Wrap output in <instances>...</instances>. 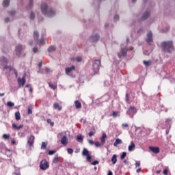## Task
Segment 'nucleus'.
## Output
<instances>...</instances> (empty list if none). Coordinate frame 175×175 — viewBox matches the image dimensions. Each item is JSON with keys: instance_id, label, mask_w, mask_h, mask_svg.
I'll use <instances>...</instances> for the list:
<instances>
[{"instance_id": "21", "label": "nucleus", "mask_w": 175, "mask_h": 175, "mask_svg": "<svg viewBox=\"0 0 175 175\" xmlns=\"http://www.w3.org/2000/svg\"><path fill=\"white\" fill-rule=\"evenodd\" d=\"M15 120L16 121H20V120H21V116L20 115V112L17 111L15 113Z\"/></svg>"}, {"instance_id": "52", "label": "nucleus", "mask_w": 175, "mask_h": 175, "mask_svg": "<svg viewBox=\"0 0 175 175\" xmlns=\"http://www.w3.org/2000/svg\"><path fill=\"white\" fill-rule=\"evenodd\" d=\"M99 164V161H94L92 163V165H98Z\"/></svg>"}, {"instance_id": "9", "label": "nucleus", "mask_w": 175, "mask_h": 175, "mask_svg": "<svg viewBox=\"0 0 175 175\" xmlns=\"http://www.w3.org/2000/svg\"><path fill=\"white\" fill-rule=\"evenodd\" d=\"M100 39V37L98 34H94L90 38V42L92 43H96Z\"/></svg>"}, {"instance_id": "12", "label": "nucleus", "mask_w": 175, "mask_h": 175, "mask_svg": "<svg viewBox=\"0 0 175 175\" xmlns=\"http://www.w3.org/2000/svg\"><path fill=\"white\" fill-rule=\"evenodd\" d=\"M33 39L36 44H39V31H33Z\"/></svg>"}, {"instance_id": "2", "label": "nucleus", "mask_w": 175, "mask_h": 175, "mask_svg": "<svg viewBox=\"0 0 175 175\" xmlns=\"http://www.w3.org/2000/svg\"><path fill=\"white\" fill-rule=\"evenodd\" d=\"M41 12L42 14L47 16V17H54L55 16V10L51 8H49V5L46 3L42 4Z\"/></svg>"}, {"instance_id": "31", "label": "nucleus", "mask_w": 175, "mask_h": 175, "mask_svg": "<svg viewBox=\"0 0 175 175\" xmlns=\"http://www.w3.org/2000/svg\"><path fill=\"white\" fill-rule=\"evenodd\" d=\"M33 109V107L32 105H29L28 107L27 113L28 114H32V110Z\"/></svg>"}, {"instance_id": "48", "label": "nucleus", "mask_w": 175, "mask_h": 175, "mask_svg": "<svg viewBox=\"0 0 175 175\" xmlns=\"http://www.w3.org/2000/svg\"><path fill=\"white\" fill-rule=\"evenodd\" d=\"M10 14V16H12V17H13V16H14L16 14V11H14V10L11 11Z\"/></svg>"}, {"instance_id": "8", "label": "nucleus", "mask_w": 175, "mask_h": 175, "mask_svg": "<svg viewBox=\"0 0 175 175\" xmlns=\"http://www.w3.org/2000/svg\"><path fill=\"white\" fill-rule=\"evenodd\" d=\"M35 142V136L31 135L27 139V144H29V147H33V143Z\"/></svg>"}, {"instance_id": "63", "label": "nucleus", "mask_w": 175, "mask_h": 175, "mask_svg": "<svg viewBox=\"0 0 175 175\" xmlns=\"http://www.w3.org/2000/svg\"><path fill=\"white\" fill-rule=\"evenodd\" d=\"M139 172H142V168H138L137 170V173H139Z\"/></svg>"}, {"instance_id": "61", "label": "nucleus", "mask_w": 175, "mask_h": 175, "mask_svg": "<svg viewBox=\"0 0 175 175\" xmlns=\"http://www.w3.org/2000/svg\"><path fill=\"white\" fill-rule=\"evenodd\" d=\"M12 144H13L14 146V144H16V140L12 139Z\"/></svg>"}, {"instance_id": "10", "label": "nucleus", "mask_w": 175, "mask_h": 175, "mask_svg": "<svg viewBox=\"0 0 175 175\" xmlns=\"http://www.w3.org/2000/svg\"><path fill=\"white\" fill-rule=\"evenodd\" d=\"M137 111L136 108L131 107L127 111V114H129L130 117H133V115L136 114Z\"/></svg>"}, {"instance_id": "5", "label": "nucleus", "mask_w": 175, "mask_h": 175, "mask_svg": "<svg viewBox=\"0 0 175 175\" xmlns=\"http://www.w3.org/2000/svg\"><path fill=\"white\" fill-rule=\"evenodd\" d=\"M126 53H128V48L124 47L121 49L120 53H118V57L121 58V57H126Z\"/></svg>"}, {"instance_id": "4", "label": "nucleus", "mask_w": 175, "mask_h": 175, "mask_svg": "<svg viewBox=\"0 0 175 175\" xmlns=\"http://www.w3.org/2000/svg\"><path fill=\"white\" fill-rule=\"evenodd\" d=\"M49 161H46V159L40 161V169H41V170H46V169H49Z\"/></svg>"}, {"instance_id": "30", "label": "nucleus", "mask_w": 175, "mask_h": 175, "mask_svg": "<svg viewBox=\"0 0 175 175\" xmlns=\"http://www.w3.org/2000/svg\"><path fill=\"white\" fill-rule=\"evenodd\" d=\"M49 84L50 88H51L52 90H57V84H53L51 83H49Z\"/></svg>"}, {"instance_id": "29", "label": "nucleus", "mask_w": 175, "mask_h": 175, "mask_svg": "<svg viewBox=\"0 0 175 175\" xmlns=\"http://www.w3.org/2000/svg\"><path fill=\"white\" fill-rule=\"evenodd\" d=\"M77 142H79V143H81V142H83V135H78V136L77 137Z\"/></svg>"}, {"instance_id": "50", "label": "nucleus", "mask_w": 175, "mask_h": 175, "mask_svg": "<svg viewBox=\"0 0 175 175\" xmlns=\"http://www.w3.org/2000/svg\"><path fill=\"white\" fill-rule=\"evenodd\" d=\"M4 69H9L10 70H12V67H10V66H4Z\"/></svg>"}, {"instance_id": "22", "label": "nucleus", "mask_w": 175, "mask_h": 175, "mask_svg": "<svg viewBox=\"0 0 175 175\" xmlns=\"http://www.w3.org/2000/svg\"><path fill=\"white\" fill-rule=\"evenodd\" d=\"M111 162L113 165H116L117 163V154H113L111 158Z\"/></svg>"}, {"instance_id": "16", "label": "nucleus", "mask_w": 175, "mask_h": 175, "mask_svg": "<svg viewBox=\"0 0 175 175\" xmlns=\"http://www.w3.org/2000/svg\"><path fill=\"white\" fill-rule=\"evenodd\" d=\"M12 128H14V129H16V131H20V129H21V128H24V125L20 124L19 126H17V125H16V124L13 123Z\"/></svg>"}, {"instance_id": "57", "label": "nucleus", "mask_w": 175, "mask_h": 175, "mask_svg": "<svg viewBox=\"0 0 175 175\" xmlns=\"http://www.w3.org/2000/svg\"><path fill=\"white\" fill-rule=\"evenodd\" d=\"M45 71L46 72V73H50L51 70L49 68H46Z\"/></svg>"}, {"instance_id": "56", "label": "nucleus", "mask_w": 175, "mask_h": 175, "mask_svg": "<svg viewBox=\"0 0 175 175\" xmlns=\"http://www.w3.org/2000/svg\"><path fill=\"white\" fill-rule=\"evenodd\" d=\"M33 52L37 53L38 52V47L33 48Z\"/></svg>"}, {"instance_id": "20", "label": "nucleus", "mask_w": 175, "mask_h": 175, "mask_svg": "<svg viewBox=\"0 0 175 175\" xmlns=\"http://www.w3.org/2000/svg\"><path fill=\"white\" fill-rule=\"evenodd\" d=\"M150 17V12H145L142 17V20H146V18H148Z\"/></svg>"}, {"instance_id": "26", "label": "nucleus", "mask_w": 175, "mask_h": 175, "mask_svg": "<svg viewBox=\"0 0 175 175\" xmlns=\"http://www.w3.org/2000/svg\"><path fill=\"white\" fill-rule=\"evenodd\" d=\"M75 107H76V109H81V103L76 100L75 101Z\"/></svg>"}, {"instance_id": "18", "label": "nucleus", "mask_w": 175, "mask_h": 175, "mask_svg": "<svg viewBox=\"0 0 175 175\" xmlns=\"http://www.w3.org/2000/svg\"><path fill=\"white\" fill-rule=\"evenodd\" d=\"M118 144H122V140L120 139L119 138H117L115 142L113 143V146L114 147H117Z\"/></svg>"}, {"instance_id": "28", "label": "nucleus", "mask_w": 175, "mask_h": 175, "mask_svg": "<svg viewBox=\"0 0 175 175\" xmlns=\"http://www.w3.org/2000/svg\"><path fill=\"white\" fill-rule=\"evenodd\" d=\"M49 53H53V51H55V47L54 46H51L48 49Z\"/></svg>"}, {"instance_id": "53", "label": "nucleus", "mask_w": 175, "mask_h": 175, "mask_svg": "<svg viewBox=\"0 0 175 175\" xmlns=\"http://www.w3.org/2000/svg\"><path fill=\"white\" fill-rule=\"evenodd\" d=\"M94 135H95V132H94V131H92V132L89 133L90 137H91L92 136H94Z\"/></svg>"}, {"instance_id": "43", "label": "nucleus", "mask_w": 175, "mask_h": 175, "mask_svg": "<svg viewBox=\"0 0 175 175\" xmlns=\"http://www.w3.org/2000/svg\"><path fill=\"white\" fill-rule=\"evenodd\" d=\"M55 152H56L55 150H49V155H54V154H55Z\"/></svg>"}, {"instance_id": "47", "label": "nucleus", "mask_w": 175, "mask_h": 175, "mask_svg": "<svg viewBox=\"0 0 175 175\" xmlns=\"http://www.w3.org/2000/svg\"><path fill=\"white\" fill-rule=\"evenodd\" d=\"M94 146H96V147H100V143H99V142H96Z\"/></svg>"}, {"instance_id": "58", "label": "nucleus", "mask_w": 175, "mask_h": 175, "mask_svg": "<svg viewBox=\"0 0 175 175\" xmlns=\"http://www.w3.org/2000/svg\"><path fill=\"white\" fill-rule=\"evenodd\" d=\"M10 21V18H9L8 17L5 18V23H9Z\"/></svg>"}, {"instance_id": "11", "label": "nucleus", "mask_w": 175, "mask_h": 175, "mask_svg": "<svg viewBox=\"0 0 175 175\" xmlns=\"http://www.w3.org/2000/svg\"><path fill=\"white\" fill-rule=\"evenodd\" d=\"M25 76H27V74H24L22 79L18 78V85H22V87H24V85H25Z\"/></svg>"}, {"instance_id": "45", "label": "nucleus", "mask_w": 175, "mask_h": 175, "mask_svg": "<svg viewBox=\"0 0 175 175\" xmlns=\"http://www.w3.org/2000/svg\"><path fill=\"white\" fill-rule=\"evenodd\" d=\"M113 117H114V118L118 117V112H117V111H113Z\"/></svg>"}, {"instance_id": "40", "label": "nucleus", "mask_w": 175, "mask_h": 175, "mask_svg": "<svg viewBox=\"0 0 175 175\" xmlns=\"http://www.w3.org/2000/svg\"><path fill=\"white\" fill-rule=\"evenodd\" d=\"M128 126H129V124H128L127 123H123L122 124V127L123 128V129H125V128H128Z\"/></svg>"}, {"instance_id": "55", "label": "nucleus", "mask_w": 175, "mask_h": 175, "mask_svg": "<svg viewBox=\"0 0 175 175\" xmlns=\"http://www.w3.org/2000/svg\"><path fill=\"white\" fill-rule=\"evenodd\" d=\"M86 157H87L88 161H91V159H92V157L90 154L86 156Z\"/></svg>"}, {"instance_id": "39", "label": "nucleus", "mask_w": 175, "mask_h": 175, "mask_svg": "<svg viewBox=\"0 0 175 175\" xmlns=\"http://www.w3.org/2000/svg\"><path fill=\"white\" fill-rule=\"evenodd\" d=\"M113 20L114 21H118V20H120V16H118V14H116L113 17Z\"/></svg>"}, {"instance_id": "19", "label": "nucleus", "mask_w": 175, "mask_h": 175, "mask_svg": "<svg viewBox=\"0 0 175 175\" xmlns=\"http://www.w3.org/2000/svg\"><path fill=\"white\" fill-rule=\"evenodd\" d=\"M53 108L54 109H57V110L59 111H61V110H62V107H61V106H59V104H58V103H55L54 104H53Z\"/></svg>"}, {"instance_id": "41", "label": "nucleus", "mask_w": 175, "mask_h": 175, "mask_svg": "<svg viewBox=\"0 0 175 175\" xmlns=\"http://www.w3.org/2000/svg\"><path fill=\"white\" fill-rule=\"evenodd\" d=\"M143 32H144V29H143V27H140L139 29H138L137 33H142Z\"/></svg>"}, {"instance_id": "38", "label": "nucleus", "mask_w": 175, "mask_h": 175, "mask_svg": "<svg viewBox=\"0 0 175 175\" xmlns=\"http://www.w3.org/2000/svg\"><path fill=\"white\" fill-rule=\"evenodd\" d=\"M125 157H126V152H122V155L120 156L121 159H125Z\"/></svg>"}, {"instance_id": "36", "label": "nucleus", "mask_w": 175, "mask_h": 175, "mask_svg": "<svg viewBox=\"0 0 175 175\" xmlns=\"http://www.w3.org/2000/svg\"><path fill=\"white\" fill-rule=\"evenodd\" d=\"M9 137H10V135H9V134H3V138L5 140H8L9 139Z\"/></svg>"}, {"instance_id": "7", "label": "nucleus", "mask_w": 175, "mask_h": 175, "mask_svg": "<svg viewBox=\"0 0 175 175\" xmlns=\"http://www.w3.org/2000/svg\"><path fill=\"white\" fill-rule=\"evenodd\" d=\"M15 51H16V55L18 57H20L21 55V51H23V45H21V44L16 45Z\"/></svg>"}, {"instance_id": "14", "label": "nucleus", "mask_w": 175, "mask_h": 175, "mask_svg": "<svg viewBox=\"0 0 175 175\" xmlns=\"http://www.w3.org/2000/svg\"><path fill=\"white\" fill-rule=\"evenodd\" d=\"M61 143L64 146H66V144H68V137H66V135L63 136V137L61 139Z\"/></svg>"}, {"instance_id": "24", "label": "nucleus", "mask_w": 175, "mask_h": 175, "mask_svg": "<svg viewBox=\"0 0 175 175\" xmlns=\"http://www.w3.org/2000/svg\"><path fill=\"white\" fill-rule=\"evenodd\" d=\"M82 155H83V157H87L88 155H90V151H88V150L84 148L82 152Z\"/></svg>"}, {"instance_id": "1", "label": "nucleus", "mask_w": 175, "mask_h": 175, "mask_svg": "<svg viewBox=\"0 0 175 175\" xmlns=\"http://www.w3.org/2000/svg\"><path fill=\"white\" fill-rule=\"evenodd\" d=\"M161 47L163 49V51L165 53H169V54H172L174 51V45L173 44V41H163L161 42Z\"/></svg>"}, {"instance_id": "46", "label": "nucleus", "mask_w": 175, "mask_h": 175, "mask_svg": "<svg viewBox=\"0 0 175 175\" xmlns=\"http://www.w3.org/2000/svg\"><path fill=\"white\" fill-rule=\"evenodd\" d=\"M126 102L127 103H129V94H126Z\"/></svg>"}, {"instance_id": "60", "label": "nucleus", "mask_w": 175, "mask_h": 175, "mask_svg": "<svg viewBox=\"0 0 175 175\" xmlns=\"http://www.w3.org/2000/svg\"><path fill=\"white\" fill-rule=\"evenodd\" d=\"M163 174H167V170H163Z\"/></svg>"}, {"instance_id": "64", "label": "nucleus", "mask_w": 175, "mask_h": 175, "mask_svg": "<svg viewBox=\"0 0 175 175\" xmlns=\"http://www.w3.org/2000/svg\"><path fill=\"white\" fill-rule=\"evenodd\" d=\"M107 175H113V172L111 171H109Z\"/></svg>"}, {"instance_id": "34", "label": "nucleus", "mask_w": 175, "mask_h": 175, "mask_svg": "<svg viewBox=\"0 0 175 175\" xmlns=\"http://www.w3.org/2000/svg\"><path fill=\"white\" fill-rule=\"evenodd\" d=\"M144 64L146 66H151V61H144Z\"/></svg>"}, {"instance_id": "59", "label": "nucleus", "mask_w": 175, "mask_h": 175, "mask_svg": "<svg viewBox=\"0 0 175 175\" xmlns=\"http://www.w3.org/2000/svg\"><path fill=\"white\" fill-rule=\"evenodd\" d=\"M89 143H90V144H91L92 146L94 145V141H92V140H91V139L89 140Z\"/></svg>"}, {"instance_id": "23", "label": "nucleus", "mask_w": 175, "mask_h": 175, "mask_svg": "<svg viewBox=\"0 0 175 175\" xmlns=\"http://www.w3.org/2000/svg\"><path fill=\"white\" fill-rule=\"evenodd\" d=\"M106 137H107V135H106V133H103L101 137V143H103V144H105V143H106Z\"/></svg>"}, {"instance_id": "51", "label": "nucleus", "mask_w": 175, "mask_h": 175, "mask_svg": "<svg viewBox=\"0 0 175 175\" xmlns=\"http://www.w3.org/2000/svg\"><path fill=\"white\" fill-rule=\"evenodd\" d=\"M76 61H77V62H81V57H76Z\"/></svg>"}, {"instance_id": "13", "label": "nucleus", "mask_w": 175, "mask_h": 175, "mask_svg": "<svg viewBox=\"0 0 175 175\" xmlns=\"http://www.w3.org/2000/svg\"><path fill=\"white\" fill-rule=\"evenodd\" d=\"M149 150H150L152 152H154V154H159V148L158 147L150 146L149 147Z\"/></svg>"}, {"instance_id": "3", "label": "nucleus", "mask_w": 175, "mask_h": 175, "mask_svg": "<svg viewBox=\"0 0 175 175\" xmlns=\"http://www.w3.org/2000/svg\"><path fill=\"white\" fill-rule=\"evenodd\" d=\"M100 68V60L93 61V70L94 73H98L99 72V68Z\"/></svg>"}, {"instance_id": "17", "label": "nucleus", "mask_w": 175, "mask_h": 175, "mask_svg": "<svg viewBox=\"0 0 175 175\" xmlns=\"http://www.w3.org/2000/svg\"><path fill=\"white\" fill-rule=\"evenodd\" d=\"M135 147H136V145H135V143L131 142V145L129 146V151L130 152L133 151V150H135Z\"/></svg>"}, {"instance_id": "35", "label": "nucleus", "mask_w": 175, "mask_h": 175, "mask_svg": "<svg viewBox=\"0 0 175 175\" xmlns=\"http://www.w3.org/2000/svg\"><path fill=\"white\" fill-rule=\"evenodd\" d=\"M7 106H8V107H13V106H14V103L13 102L8 101L7 103Z\"/></svg>"}, {"instance_id": "15", "label": "nucleus", "mask_w": 175, "mask_h": 175, "mask_svg": "<svg viewBox=\"0 0 175 175\" xmlns=\"http://www.w3.org/2000/svg\"><path fill=\"white\" fill-rule=\"evenodd\" d=\"M75 69H76V67H75V66H72L71 67H67L66 68V75H69V73H70L72 70H75Z\"/></svg>"}, {"instance_id": "49", "label": "nucleus", "mask_w": 175, "mask_h": 175, "mask_svg": "<svg viewBox=\"0 0 175 175\" xmlns=\"http://www.w3.org/2000/svg\"><path fill=\"white\" fill-rule=\"evenodd\" d=\"M68 154H73V149H72V148H68Z\"/></svg>"}, {"instance_id": "42", "label": "nucleus", "mask_w": 175, "mask_h": 175, "mask_svg": "<svg viewBox=\"0 0 175 175\" xmlns=\"http://www.w3.org/2000/svg\"><path fill=\"white\" fill-rule=\"evenodd\" d=\"M38 43H40V44H44V38H41L40 40H38Z\"/></svg>"}, {"instance_id": "37", "label": "nucleus", "mask_w": 175, "mask_h": 175, "mask_svg": "<svg viewBox=\"0 0 175 175\" xmlns=\"http://www.w3.org/2000/svg\"><path fill=\"white\" fill-rule=\"evenodd\" d=\"M29 18H30V20H35V13L31 12Z\"/></svg>"}, {"instance_id": "54", "label": "nucleus", "mask_w": 175, "mask_h": 175, "mask_svg": "<svg viewBox=\"0 0 175 175\" xmlns=\"http://www.w3.org/2000/svg\"><path fill=\"white\" fill-rule=\"evenodd\" d=\"M139 166H140V161H137L135 163V167H139Z\"/></svg>"}, {"instance_id": "25", "label": "nucleus", "mask_w": 175, "mask_h": 175, "mask_svg": "<svg viewBox=\"0 0 175 175\" xmlns=\"http://www.w3.org/2000/svg\"><path fill=\"white\" fill-rule=\"evenodd\" d=\"M10 3V1L9 0H4L3 1V5L4 6V8H8Z\"/></svg>"}, {"instance_id": "32", "label": "nucleus", "mask_w": 175, "mask_h": 175, "mask_svg": "<svg viewBox=\"0 0 175 175\" xmlns=\"http://www.w3.org/2000/svg\"><path fill=\"white\" fill-rule=\"evenodd\" d=\"M59 161V159L58 158V156H55L53 160V163H58Z\"/></svg>"}, {"instance_id": "44", "label": "nucleus", "mask_w": 175, "mask_h": 175, "mask_svg": "<svg viewBox=\"0 0 175 175\" xmlns=\"http://www.w3.org/2000/svg\"><path fill=\"white\" fill-rule=\"evenodd\" d=\"M33 5V0H30L29 3V8H32Z\"/></svg>"}, {"instance_id": "62", "label": "nucleus", "mask_w": 175, "mask_h": 175, "mask_svg": "<svg viewBox=\"0 0 175 175\" xmlns=\"http://www.w3.org/2000/svg\"><path fill=\"white\" fill-rule=\"evenodd\" d=\"M26 88H31V85L27 84L25 85Z\"/></svg>"}, {"instance_id": "27", "label": "nucleus", "mask_w": 175, "mask_h": 175, "mask_svg": "<svg viewBox=\"0 0 175 175\" xmlns=\"http://www.w3.org/2000/svg\"><path fill=\"white\" fill-rule=\"evenodd\" d=\"M0 62H2V64H8V59L3 56L0 58Z\"/></svg>"}, {"instance_id": "6", "label": "nucleus", "mask_w": 175, "mask_h": 175, "mask_svg": "<svg viewBox=\"0 0 175 175\" xmlns=\"http://www.w3.org/2000/svg\"><path fill=\"white\" fill-rule=\"evenodd\" d=\"M153 39H152V31H149L147 33V38H146V42L147 43H149V44H150L151 43H152L153 42Z\"/></svg>"}, {"instance_id": "33", "label": "nucleus", "mask_w": 175, "mask_h": 175, "mask_svg": "<svg viewBox=\"0 0 175 175\" xmlns=\"http://www.w3.org/2000/svg\"><path fill=\"white\" fill-rule=\"evenodd\" d=\"M47 147V142H42L41 146V149L44 150Z\"/></svg>"}]
</instances>
